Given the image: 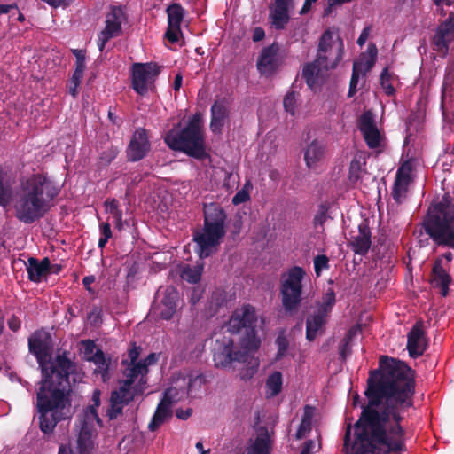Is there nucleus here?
Returning <instances> with one entry per match:
<instances>
[{
  "mask_svg": "<svg viewBox=\"0 0 454 454\" xmlns=\"http://www.w3.org/2000/svg\"><path fill=\"white\" fill-rule=\"evenodd\" d=\"M119 153V150L117 147L111 146L104 150L98 161V165L99 168H106L109 166L113 160L117 157Z\"/></svg>",
  "mask_w": 454,
  "mask_h": 454,
  "instance_id": "nucleus-38",
  "label": "nucleus"
},
{
  "mask_svg": "<svg viewBox=\"0 0 454 454\" xmlns=\"http://www.w3.org/2000/svg\"><path fill=\"white\" fill-rule=\"evenodd\" d=\"M424 322L417 321L407 334L406 348L411 358L421 356L427 348Z\"/></svg>",
  "mask_w": 454,
  "mask_h": 454,
  "instance_id": "nucleus-20",
  "label": "nucleus"
},
{
  "mask_svg": "<svg viewBox=\"0 0 454 454\" xmlns=\"http://www.w3.org/2000/svg\"><path fill=\"white\" fill-rule=\"evenodd\" d=\"M164 142L170 149L184 153L194 159L204 160L208 157L200 120L197 116H193L180 131L169 130L164 137Z\"/></svg>",
  "mask_w": 454,
  "mask_h": 454,
  "instance_id": "nucleus-6",
  "label": "nucleus"
},
{
  "mask_svg": "<svg viewBox=\"0 0 454 454\" xmlns=\"http://www.w3.org/2000/svg\"><path fill=\"white\" fill-rule=\"evenodd\" d=\"M110 408L107 411V416L110 419H116L120 414L122 413L123 405L124 403H121V401H118L112 396L110 397Z\"/></svg>",
  "mask_w": 454,
  "mask_h": 454,
  "instance_id": "nucleus-48",
  "label": "nucleus"
},
{
  "mask_svg": "<svg viewBox=\"0 0 454 454\" xmlns=\"http://www.w3.org/2000/svg\"><path fill=\"white\" fill-rule=\"evenodd\" d=\"M268 395L270 397L278 395L282 390V373L274 372L266 380Z\"/></svg>",
  "mask_w": 454,
  "mask_h": 454,
  "instance_id": "nucleus-35",
  "label": "nucleus"
},
{
  "mask_svg": "<svg viewBox=\"0 0 454 454\" xmlns=\"http://www.w3.org/2000/svg\"><path fill=\"white\" fill-rule=\"evenodd\" d=\"M70 383L41 379L36 388L39 428L44 434L53 433L57 424L73 416Z\"/></svg>",
  "mask_w": 454,
  "mask_h": 454,
  "instance_id": "nucleus-3",
  "label": "nucleus"
},
{
  "mask_svg": "<svg viewBox=\"0 0 454 454\" xmlns=\"http://www.w3.org/2000/svg\"><path fill=\"white\" fill-rule=\"evenodd\" d=\"M27 262V271L30 281L39 283L43 277L49 274L51 261L48 257H44L41 262L35 257H29Z\"/></svg>",
  "mask_w": 454,
  "mask_h": 454,
  "instance_id": "nucleus-30",
  "label": "nucleus"
},
{
  "mask_svg": "<svg viewBox=\"0 0 454 454\" xmlns=\"http://www.w3.org/2000/svg\"><path fill=\"white\" fill-rule=\"evenodd\" d=\"M411 168L408 163L402 165L397 170L392 189V197L397 204H401L406 197L410 180Z\"/></svg>",
  "mask_w": 454,
  "mask_h": 454,
  "instance_id": "nucleus-27",
  "label": "nucleus"
},
{
  "mask_svg": "<svg viewBox=\"0 0 454 454\" xmlns=\"http://www.w3.org/2000/svg\"><path fill=\"white\" fill-rule=\"evenodd\" d=\"M48 4L50 6L53 8L58 7H67L69 6L74 0H41Z\"/></svg>",
  "mask_w": 454,
  "mask_h": 454,
  "instance_id": "nucleus-57",
  "label": "nucleus"
},
{
  "mask_svg": "<svg viewBox=\"0 0 454 454\" xmlns=\"http://www.w3.org/2000/svg\"><path fill=\"white\" fill-rule=\"evenodd\" d=\"M328 209L329 207L325 204H321L319 206L318 210L313 219V224L315 227L324 226L325 223L328 218Z\"/></svg>",
  "mask_w": 454,
  "mask_h": 454,
  "instance_id": "nucleus-46",
  "label": "nucleus"
},
{
  "mask_svg": "<svg viewBox=\"0 0 454 454\" xmlns=\"http://www.w3.org/2000/svg\"><path fill=\"white\" fill-rule=\"evenodd\" d=\"M264 37H265V31L262 27H256L254 28L253 35H252V39L254 42H255V43L260 42V41L263 40Z\"/></svg>",
  "mask_w": 454,
  "mask_h": 454,
  "instance_id": "nucleus-61",
  "label": "nucleus"
},
{
  "mask_svg": "<svg viewBox=\"0 0 454 454\" xmlns=\"http://www.w3.org/2000/svg\"><path fill=\"white\" fill-rule=\"evenodd\" d=\"M358 128L369 148L376 149L380 146L381 136L371 111L362 114L358 121Z\"/></svg>",
  "mask_w": 454,
  "mask_h": 454,
  "instance_id": "nucleus-22",
  "label": "nucleus"
},
{
  "mask_svg": "<svg viewBox=\"0 0 454 454\" xmlns=\"http://www.w3.org/2000/svg\"><path fill=\"white\" fill-rule=\"evenodd\" d=\"M181 277L191 284H197L201 278V270L197 267L186 266L182 270Z\"/></svg>",
  "mask_w": 454,
  "mask_h": 454,
  "instance_id": "nucleus-42",
  "label": "nucleus"
},
{
  "mask_svg": "<svg viewBox=\"0 0 454 454\" xmlns=\"http://www.w3.org/2000/svg\"><path fill=\"white\" fill-rule=\"evenodd\" d=\"M88 317L94 325H97L101 320V309L98 307H94Z\"/></svg>",
  "mask_w": 454,
  "mask_h": 454,
  "instance_id": "nucleus-60",
  "label": "nucleus"
},
{
  "mask_svg": "<svg viewBox=\"0 0 454 454\" xmlns=\"http://www.w3.org/2000/svg\"><path fill=\"white\" fill-rule=\"evenodd\" d=\"M210 129L215 134H221L225 121L229 118L228 103L225 98L217 99L210 109Z\"/></svg>",
  "mask_w": 454,
  "mask_h": 454,
  "instance_id": "nucleus-26",
  "label": "nucleus"
},
{
  "mask_svg": "<svg viewBox=\"0 0 454 454\" xmlns=\"http://www.w3.org/2000/svg\"><path fill=\"white\" fill-rule=\"evenodd\" d=\"M279 52L280 45L277 42L262 48L256 61L257 70L262 76H272L279 69L283 62Z\"/></svg>",
  "mask_w": 454,
  "mask_h": 454,
  "instance_id": "nucleus-15",
  "label": "nucleus"
},
{
  "mask_svg": "<svg viewBox=\"0 0 454 454\" xmlns=\"http://www.w3.org/2000/svg\"><path fill=\"white\" fill-rule=\"evenodd\" d=\"M362 174V163L359 159H353L349 165L348 179L351 183L356 184Z\"/></svg>",
  "mask_w": 454,
  "mask_h": 454,
  "instance_id": "nucleus-44",
  "label": "nucleus"
},
{
  "mask_svg": "<svg viewBox=\"0 0 454 454\" xmlns=\"http://www.w3.org/2000/svg\"><path fill=\"white\" fill-rule=\"evenodd\" d=\"M361 74L362 65L358 64L356 61L354 62L352 68V75L349 82V89L348 92V98H352L357 92V84Z\"/></svg>",
  "mask_w": 454,
  "mask_h": 454,
  "instance_id": "nucleus-39",
  "label": "nucleus"
},
{
  "mask_svg": "<svg viewBox=\"0 0 454 454\" xmlns=\"http://www.w3.org/2000/svg\"><path fill=\"white\" fill-rule=\"evenodd\" d=\"M139 393L135 392V387H133V391L121 392V390H114L111 393V396L118 401H121L124 404H129L131 401H133L136 395Z\"/></svg>",
  "mask_w": 454,
  "mask_h": 454,
  "instance_id": "nucleus-47",
  "label": "nucleus"
},
{
  "mask_svg": "<svg viewBox=\"0 0 454 454\" xmlns=\"http://www.w3.org/2000/svg\"><path fill=\"white\" fill-rule=\"evenodd\" d=\"M168 29L165 33L166 38L171 43L179 41L181 24L185 15V10L179 3H173L167 7Z\"/></svg>",
  "mask_w": 454,
  "mask_h": 454,
  "instance_id": "nucleus-21",
  "label": "nucleus"
},
{
  "mask_svg": "<svg viewBox=\"0 0 454 454\" xmlns=\"http://www.w3.org/2000/svg\"><path fill=\"white\" fill-rule=\"evenodd\" d=\"M140 347H137L135 343L133 344V347L129 350L128 356L130 360L129 363H137V359L140 355Z\"/></svg>",
  "mask_w": 454,
  "mask_h": 454,
  "instance_id": "nucleus-59",
  "label": "nucleus"
},
{
  "mask_svg": "<svg viewBox=\"0 0 454 454\" xmlns=\"http://www.w3.org/2000/svg\"><path fill=\"white\" fill-rule=\"evenodd\" d=\"M7 173L0 165V207L6 208L13 200L12 182L6 178Z\"/></svg>",
  "mask_w": 454,
  "mask_h": 454,
  "instance_id": "nucleus-33",
  "label": "nucleus"
},
{
  "mask_svg": "<svg viewBox=\"0 0 454 454\" xmlns=\"http://www.w3.org/2000/svg\"><path fill=\"white\" fill-rule=\"evenodd\" d=\"M127 20L124 7L111 5L106 15L105 27L98 34V46L103 51L106 44L114 37L121 35V25Z\"/></svg>",
  "mask_w": 454,
  "mask_h": 454,
  "instance_id": "nucleus-13",
  "label": "nucleus"
},
{
  "mask_svg": "<svg viewBox=\"0 0 454 454\" xmlns=\"http://www.w3.org/2000/svg\"><path fill=\"white\" fill-rule=\"evenodd\" d=\"M294 0H273L269 5V23L271 28L281 31L286 28L294 9Z\"/></svg>",
  "mask_w": 454,
  "mask_h": 454,
  "instance_id": "nucleus-16",
  "label": "nucleus"
},
{
  "mask_svg": "<svg viewBox=\"0 0 454 454\" xmlns=\"http://www.w3.org/2000/svg\"><path fill=\"white\" fill-rule=\"evenodd\" d=\"M454 41V12H450L449 17L441 22L435 30L432 38L434 50L437 52L446 55L449 51L450 43Z\"/></svg>",
  "mask_w": 454,
  "mask_h": 454,
  "instance_id": "nucleus-17",
  "label": "nucleus"
},
{
  "mask_svg": "<svg viewBox=\"0 0 454 454\" xmlns=\"http://www.w3.org/2000/svg\"><path fill=\"white\" fill-rule=\"evenodd\" d=\"M104 205L106 207V212L112 214L114 212L119 211V201L116 199H107Z\"/></svg>",
  "mask_w": 454,
  "mask_h": 454,
  "instance_id": "nucleus-56",
  "label": "nucleus"
},
{
  "mask_svg": "<svg viewBox=\"0 0 454 454\" xmlns=\"http://www.w3.org/2000/svg\"><path fill=\"white\" fill-rule=\"evenodd\" d=\"M306 271L302 267L293 266L280 277L279 295L286 313L296 312L301 303L302 280Z\"/></svg>",
  "mask_w": 454,
  "mask_h": 454,
  "instance_id": "nucleus-9",
  "label": "nucleus"
},
{
  "mask_svg": "<svg viewBox=\"0 0 454 454\" xmlns=\"http://www.w3.org/2000/svg\"><path fill=\"white\" fill-rule=\"evenodd\" d=\"M343 4H345V2L342 0H328V4L324 10V16H329L333 12L334 7L340 6Z\"/></svg>",
  "mask_w": 454,
  "mask_h": 454,
  "instance_id": "nucleus-58",
  "label": "nucleus"
},
{
  "mask_svg": "<svg viewBox=\"0 0 454 454\" xmlns=\"http://www.w3.org/2000/svg\"><path fill=\"white\" fill-rule=\"evenodd\" d=\"M100 234L101 237H105L107 239H110L113 235L110 223H100Z\"/></svg>",
  "mask_w": 454,
  "mask_h": 454,
  "instance_id": "nucleus-63",
  "label": "nucleus"
},
{
  "mask_svg": "<svg viewBox=\"0 0 454 454\" xmlns=\"http://www.w3.org/2000/svg\"><path fill=\"white\" fill-rule=\"evenodd\" d=\"M179 300L178 291L172 286H168L163 292L161 299V309L160 317L162 319L169 320L173 317L176 310L177 301Z\"/></svg>",
  "mask_w": 454,
  "mask_h": 454,
  "instance_id": "nucleus-29",
  "label": "nucleus"
},
{
  "mask_svg": "<svg viewBox=\"0 0 454 454\" xmlns=\"http://www.w3.org/2000/svg\"><path fill=\"white\" fill-rule=\"evenodd\" d=\"M51 342V335L43 331H35L28 338L29 352L35 356L39 367L50 358Z\"/></svg>",
  "mask_w": 454,
  "mask_h": 454,
  "instance_id": "nucleus-19",
  "label": "nucleus"
},
{
  "mask_svg": "<svg viewBox=\"0 0 454 454\" xmlns=\"http://www.w3.org/2000/svg\"><path fill=\"white\" fill-rule=\"evenodd\" d=\"M391 80L392 74L389 73L388 67H385L380 74V82L381 88L387 96H393L395 93V89L392 85Z\"/></svg>",
  "mask_w": 454,
  "mask_h": 454,
  "instance_id": "nucleus-40",
  "label": "nucleus"
},
{
  "mask_svg": "<svg viewBox=\"0 0 454 454\" xmlns=\"http://www.w3.org/2000/svg\"><path fill=\"white\" fill-rule=\"evenodd\" d=\"M377 53L378 51L376 46L374 44H371L368 47V58L364 61L357 62L358 64L362 65V74L364 75H365L366 73L371 71V69L374 66L377 59Z\"/></svg>",
  "mask_w": 454,
  "mask_h": 454,
  "instance_id": "nucleus-41",
  "label": "nucleus"
},
{
  "mask_svg": "<svg viewBox=\"0 0 454 454\" xmlns=\"http://www.w3.org/2000/svg\"><path fill=\"white\" fill-rule=\"evenodd\" d=\"M449 193L429 207L423 227L426 233L439 247L454 249V204Z\"/></svg>",
  "mask_w": 454,
  "mask_h": 454,
  "instance_id": "nucleus-5",
  "label": "nucleus"
},
{
  "mask_svg": "<svg viewBox=\"0 0 454 454\" xmlns=\"http://www.w3.org/2000/svg\"><path fill=\"white\" fill-rule=\"evenodd\" d=\"M80 431L77 438L79 454H90L94 447V437L97 435L95 424H101V419L94 407L78 416Z\"/></svg>",
  "mask_w": 454,
  "mask_h": 454,
  "instance_id": "nucleus-11",
  "label": "nucleus"
},
{
  "mask_svg": "<svg viewBox=\"0 0 454 454\" xmlns=\"http://www.w3.org/2000/svg\"><path fill=\"white\" fill-rule=\"evenodd\" d=\"M258 317L255 308L250 304H244L236 309L227 324V331L233 334H240L239 344L243 349L256 350L261 340L257 336Z\"/></svg>",
  "mask_w": 454,
  "mask_h": 454,
  "instance_id": "nucleus-7",
  "label": "nucleus"
},
{
  "mask_svg": "<svg viewBox=\"0 0 454 454\" xmlns=\"http://www.w3.org/2000/svg\"><path fill=\"white\" fill-rule=\"evenodd\" d=\"M151 149L147 130L144 128L137 129L128 145L126 154L130 162L143 160Z\"/></svg>",
  "mask_w": 454,
  "mask_h": 454,
  "instance_id": "nucleus-18",
  "label": "nucleus"
},
{
  "mask_svg": "<svg viewBox=\"0 0 454 454\" xmlns=\"http://www.w3.org/2000/svg\"><path fill=\"white\" fill-rule=\"evenodd\" d=\"M7 325L11 331H12L13 333H16L20 329L21 320L17 316L12 315L7 320Z\"/></svg>",
  "mask_w": 454,
  "mask_h": 454,
  "instance_id": "nucleus-55",
  "label": "nucleus"
},
{
  "mask_svg": "<svg viewBox=\"0 0 454 454\" xmlns=\"http://www.w3.org/2000/svg\"><path fill=\"white\" fill-rule=\"evenodd\" d=\"M247 356H248L247 355ZM245 362L247 363V364L240 370L239 374L241 380H248L252 379L257 372L260 362L259 359L255 357H250L249 359L246 357Z\"/></svg>",
  "mask_w": 454,
  "mask_h": 454,
  "instance_id": "nucleus-37",
  "label": "nucleus"
},
{
  "mask_svg": "<svg viewBox=\"0 0 454 454\" xmlns=\"http://www.w3.org/2000/svg\"><path fill=\"white\" fill-rule=\"evenodd\" d=\"M348 245L356 254L364 256L368 254L372 246V232L367 221L361 222L358 233L351 237Z\"/></svg>",
  "mask_w": 454,
  "mask_h": 454,
  "instance_id": "nucleus-23",
  "label": "nucleus"
},
{
  "mask_svg": "<svg viewBox=\"0 0 454 454\" xmlns=\"http://www.w3.org/2000/svg\"><path fill=\"white\" fill-rule=\"evenodd\" d=\"M312 425L305 421H301V424L296 431L295 437L297 440L302 439L307 433L310 432Z\"/></svg>",
  "mask_w": 454,
  "mask_h": 454,
  "instance_id": "nucleus-54",
  "label": "nucleus"
},
{
  "mask_svg": "<svg viewBox=\"0 0 454 454\" xmlns=\"http://www.w3.org/2000/svg\"><path fill=\"white\" fill-rule=\"evenodd\" d=\"M283 106L286 112L290 113L292 115L295 114L296 108V97L295 91H289L284 98Z\"/></svg>",
  "mask_w": 454,
  "mask_h": 454,
  "instance_id": "nucleus-49",
  "label": "nucleus"
},
{
  "mask_svg": "<svg viewBox=\"0 0 454 454\" xmlns=\"http://www.w3.org/2000/svg\"><path fill=\"white\" fill-rule=\"evenodd\" d=\"M327 316H325L319 312L315 315L309 316L306 319V339L309 341H313L326 323Z\"/></svg>",
  "mask_w": 454,
  "mask_h": 454,
  "instance_id": "nucleus-34",
  "label": "nucleus"
},
{
  "mask_svg": "<svg viewBox=\"0 0 454 454\" xmlns=\"http://www.w3.org/2000/svg\"><path fill=\"white\" fill-rule=\"evenodd\" d=\"M206 377L202 374L191 375L189 377V382L187 387V393L189 395H193L194 393L199 391L201 387L206 384Z\"/></svg>",
  "mask_w": 454,
  "mask_h": 454,
  "instance_id": "nucleus-43",
  "label": "nucleus"
},
{
  "mask_svg": "<svg viewBox=\"0 0 454 454\" xmlns=\"http://www.w3.org/2000/svg\"><path fill=\"white\" fill-rule=\"evenodd\" d=\"M227 214L216 202L203 204V226L193 232L192 240L200 259L207 258L217 251L226 234Z\"/></svg>",
  "mask_w": 454,
  "mask_h": 454,
  "instance_id": "nucleus-4",
  "label": "nucleus"
},
{
  "mask_svg": "<svg viewBox=\"0 0 454 454\" xmlns=\"http://www.w3.org/2000/svg\"><path fill=\"white\" fill-rule=\"evenodd\" d=\"M415 371L398 359L381 356L367 379L358 419L347 423L344 454H392L406 450L403 413L413 407Z\"/></svg>",
  "mask_w": 454,
  "mask_h": 454,
  "instance_id": "nucleus-1",
  "label": "nucleus"
},
{
  "mask_svg": "<svg viewBox=\"0 0 454 454\" xmlns=\"http://www.w3.org/2000/svg\"><path fill=\"white\" fill-rule=\"evenodd\" d=\"M329 268V259L326 255H317L314 258V270L317 276H320L323 270H328Z\"/></svg>",
  "mask_w": 454,
  "mask_h": 454,
  "instance_id": "nucleus-50",
  "label": "nucleus"
},
{
  "mask_svg": "<svg viewBox=\"0 0 454 454\" xmlns=\"http://www.w3.org/2000/svg\"><path fill=\"white\" fill-rule=\"evenodd\" d=\"M335 302V292L333 288H328L322 297V302L318 307L317 312L328 316Z\"/></svg>",
  "mask_w": 454,
  "mask_h": 454,
  "instance_id": "nucleus-36",
  "label": "nucleus"
},
{
  "mask_svg": "<svg viewBox=\"0 0 454 454\" xmlns=\"http://www.w3.org/2000/svg\"><path fill=\"white\" fill-rule=\"evenodd\" d=\"M271 450V441L269 430L265 427H261L254 442L247 447V454H270Z\"/></svg>",
  "mask_w": 454,
  "mask_h": 454,
  "instance_id": "nucleus-31",
  "label": "nucleus"
},
{
  "mask_svg": "<svg viewBox=\"0 0 454 454\" xmlns=\"http://www.w3.org/2000/svg\"><path fill=\"white\" fill-rule=\"evenodd\" d=\"M68 351L58 352L53 359L40 366L42 377L56 382L70 383L69 377L76 371V364L68 356Z\"/></svg>",
  "mask_w": 454,
  "mask_h": 454,
  "instance_id": "nucleus-10",
  "label": "nucleus"
},
{
  "mask_svg": "<svg viewBox=\"0 0 454 454\" xmlns=\"http://www.w3.org/2000/svg\"><path fill=\"white\" fill-rule=\"evenodd\" d=\"M171 389H167L160 402L158 403L156 411L148 425L150 431L158 429L166 420L172 417L171 406L174 403L170 396Z\"/></svg>",
  "mask_w": 454,
  "mask_h": 454,
  "instance_id": "nucleus-24",
  "label": "nucleus"
},
{
  "mask_svg": "<svg viewBox=\"0 0 454 454\" xmlns=\"http://www.w3.org/2000/svg\"><path fill=\"white\" fill-rule=\"evenodd\" d=\"M338 51L333 62L328 60L326 52L331 50L333 43V32L326 29L321 35L318 43L317 59L305 65L302 69V76L309 87L312 88L316 82L318 74L321 70H329L335 68L343 58L344 43L340 36L337 37Z\"/></svg>",
  "mask_w": 454,
  "mask_h": 454,
  "instance_id": "nucleus-8",
  "label": "nucleus"
},
{
  "mask_svg": "<svg viewBox=\"0 0 454 454\" xmlns=\"http://www.w3.org/2000/svg\"><path fill=\"white\" fill-rule=\"evenodd\" d=\"M121 365L123 367L122 373L128 380H132L135 382V380L140 376L138 383L135 386V392L143 393L147 383L148 368L139 362L129 363L127 360H123Z\"/></svg>",
  "mask_w": 454,
  "mask_h": 454,
  "instance_id": "nucleus-25",
  "label": "nucleus"
},
{
  "mask_svg": "<svg viewBox=\"0 0 454 454\" xmlns=\"http://www.w3.org/2000/svg\"><path fill=\"white\" fill-rule=\"evenodd\" d=\"M451 277L442 266V258L438 257L432 268L431 283L434 287L441 289V294L446 296L449 293V286Z\"/></svg>",
  "mask_w": 454,
  "mask_h": 454,
  "instance_id": "nucleus-28",
  "label": "nucleus"
},
{
  "mask_svg": "<svg viewBox=\"0 0 454 454\" xmlns=\"http://www.w3.org/2000/svg\"><path fill=\"white\" fill-rule=\"evenodd\" d=\"M325 145L322 141L313 140L304 152V160L308 168H314L325 156Z\"/></svg>",
  "mask_w": 454,
  "mask_h": 454,
  "instance_id": "nucleus-32",
  "label": "nucleus"
},
{
  "mask_svg": "<svg viewBox=\"0 0 454 454\" xmlns=\"http://www.w3.org/2000/svg\"><path fill=\"white\" fill-rule=\"evenodd\" d=\"M247 351L234 348V340L223 336L215 340L213 348V361L216 368H228L233 362L246 361Z\"/></svg>",
  "mask_w": 454,
  "mask_h": 454,
  "instance_id": "nucleus-12",
  "label": "nucleus"
},
{
  "mask_svg": "<svg viewBox=\"0 0 454 454\" xmlns=\"http://www.w3.org/2000/svg\"><path fill=\"white\" fill-rule=\"evenodd\" d=\"M276 344L278 348L277 358H281L286 355L287 351L289 341L284 334H279L276 339Z\"/></svg>",
  "mask_w": 454,
  "mask_h": 454,
  "instance_id": "nucleus-51",
  "label": "nucleus"
},
{
  "mask_svg": "<svg viewBox=\"0 0 454 454\" xmlns=\"http://www.w3.org/2000/svg\"><path fill=\"white\" fill-rule=\"evenodd\" d=\"M250 196L248 192L244 188L238 191L237 193L232 197L231 202L233 205L237 206L241 203L247 202L249 200Z\"/></svg>",
  "mask_w": 454,
  "mask_h": 454,
  "instance_id": "nucleus-53",
  "label": "nucleus"
},
{
  "mask_svg": "<svg viewBox=\"0 0 454 454\" xmlns=\"http://www.w3.org/2000/svg\"><path fill=\"white\" fill-rule=\"evenodd\" d=\"M93 361L97 364L98 371L102 372V376L105 379L106 374L109 369V363L107 362L104 352L101 349H98L93 356Z\"/></svg>",
  "mask_w": 454,
  "mask_h": 454,
  "instance_id": "nucleus-45",
  "label": "nucleus"
},
{
  "mask_svg": "<svg viewBox=\"0 0 454 454\" xmlns=\"http://www.w3.org/2000/svg\"><path fill=\"white\" fill-rule=\"evenodd\" d=\"M60 191V186L47 173L22 176L13 202L15 218L25 224L43 218L54 206Z\"/></svg>",
  "mask_w": 454,
  "mask_h": 454,
  "instance_id": "nucleus-2",
  "label": "nucleus"
},
{
  "mask_svg": "<svg viewBox=\"0 0 454 454\" xmlns=\"http://www.w3.org/2000/svg\"><path fill=\"white\" fill-rule=\"evenodd\" d=\"M192 413V410L188 408L186 410L177 409L176 410V416L180 419H187Z\"/></svg>",
  "mask_w": 454,
  "mask_h": 454,
  "instance_id": "nucleus-64",
  "label": "nucleus"
},
{
  "mask_svg": "<svg viewBox=\"0 0 454 454\" xmlns=\"http://www.w3.org/2000/svg\"><path fill=\"white\" fill-rule=\"evenodd\" d=\"M72 53L74 55L75 60V67H80L82 69L86 68L85 59H86V51L81 49H73Z\"/></svg>",
  "mask_w": 454,
  "mask_h": 454,
  "instance_id": "nucleus-52",
  "label": "nucleus"
},
{
  "mask_svg": "<svg viewBox=\"0 0 454 454\" xmlns=\"http://www.w3.org/2000/svg\"><path fill=\"white\" fill-rule=\"evenodd\" d=\"M160 73L157 63H134L131 68L132 89L139 95L148 92L149 85L153 83Z\"/></svg>",
  "mask_w": 454,
  "mask_h": 454,
  "instance_id": "nucleus-14",
  "label": "nucleus"
},
{
  "mask_svg": "<svg viewBox=\"0 0 454 454\" xmlns=\"http://www.w3.org/2000/svg\"><path fill=\"white\" fill-rule=\"evenodd\" d=\"M111 215L114 218V224L115 228L121 231L122 229V211L120 209L119 211L114 212Z\"/></svg>",
  "mask_w": 454,
  "mask_h": 454,
  "instance_id": "nucleus-62",
  "label": "nucleus"
}]
</instances>
